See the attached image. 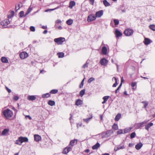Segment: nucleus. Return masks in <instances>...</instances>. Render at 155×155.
<instances>
[{"label":"nucleus","mask_w":155,"mask_h":155,"mask_svg":"<svg viewBox=\"0 0 155 155\" xmlns=\"http://www.w3.org/2000/svg\"><path fill=\"white\" fill-rule=\"evenodd\" d=\"M3 113L5 117L7 119L11 118L13 114L12 111L8 109L4 110L3 111Z\"/></svg>","instance_id":"f257e3e1"},{"label":"nucleus","mask_w":155,"mask_h":155,"mask_svg":"<svg viewBox=\"0 0 155 155\" xmlns=\"http://www.w3.org/2000/svg\"><path fill=\"white\" fill-rule=\"evenodd\" d=\"M65 41V38H64L60 37L54 39V41L57 43L58 45H61L63 42Z\"/></svg>","instance_id":"f03ea898"},{"label":"nucleus","mask_w":155,"mask_h":155,"mask_svg":"<svg viewBox=\"0 0 155 155\" xmlns=\"http://www.w3.org/2000/svg\"><path fill=\"white\" fill-rule=\"evenodd\" d=\"M133 30L131 29H126L124 31V34L127 36H130L132 35L133 33Z\"/></svg>","instance_id":"7ed1b4c3"},{"label":"nucleus","mask_w":155,"mask_h":155,"mask_svg":"<svg viewBox=\"0 0 155 155\" xmlns=\"http://www.w3.org/2000/svg\"><path fill=\"white\" fill-rule=\"evenodd\" d=\"M149 120H144V121L139 123H137L135 124V127L137 129L141 127L144 124H146Z\"/></svg>","instance_id":"20e7f679"},{"label":"nucleus","mask_w":155,"mask_h":155,"mask_svg":"<svg viewBox=\"0 0 155 155\" xmlns=\"http://www.w3.org/2000/svg\"><path fill=\"white\" fill-rule=\"evenodd\" d=\"M96 17L94 15H89L88 17L87 21L88 22L94 20L96 19Z\"/></svg>","instance_id":"39448f33"},{"label":"nucleus","mask_w":155,"mask_h":155,"mask_svg":"<svg viewBox=\"0 0 155 155\" xmlns=\"http://www.w3.org/2000/svg\"><path fill=\"white\" fill-rule=\"evenodd\" d=\"M28 56V54L25 52H23L20 54V57L21 59H24L27 58Z\"/></svg>","instance_id":"423d86ee"},{"label":"nucleus","mask_w":155,"mask_h":155,"mask_svg":"<svg viewBox=\"0 0 155 155\" xmlns=\"http://www.w3.org/2000/svg\"><path fill=\"white\" fill-rule=\"evenodd\" d=\"M72 147L70 146H68L64 149L63 153L64 154H66L70 151Z\"/></svg>","instance_id":"0eeeda50"},{"label":"nucleus","mask_w":155,"mask_h":155,"mask_svg":"<svg viewBox=\"0 0 155 155\" xmlns=\"http://www.w3.org/2000/svg\"><path fill=\"white\" fill-rule=\"evenodd\" d=\"M103 14V10H100L97 12L95 14L96 17H101L102 16Z\"/></svg>","instance_id":"6e6552de"},{"label":"nucleus","mask_w":155,"mask_h":155,"mask_svg":"<svg viewBox=\"0 0 155 155\" xmlns=\"http://www.w3.org/2000/svg\"><path fill=\"white\" fill-rule=\"evenodd\" d=\"M108 62V61L105 58H103L100 61L101 64L104 66L106 65Z\"/></svg>","instance_id":"1a4fd4ad"},{"label":"nucleus","mask_w":155,"mask_h":155,"mask_svg":"<svg viewBox=\"0 0 155 155\" xmlns=\"http://www.w3.org/2000/svg\"><path fill=\"white\" fill-rule=\"evenodd\" d=\"M9 23V21L8 19H5L1 22V24L3 26H6Z\"/></svg>","instance_id":"9d476101"},{"label":"nucleus","mask_w":155,"mask_h":155,"mask_svg":"<svg viewBox=\"0 0 155 155\" xmlns=\"http://www.w3.org/2000/svg\"><path fill=\"white\" fill-rule=\"evenodd\" d=\"M34 140L37 141L38 142L41 140V137L37 134H35L34 135Z\"/></svg>","instance_id":"9b49d317"},{"label":"nucleus","mask_w":155,"mask_h":155,"mask_svg":"<svg viewBox=\"0 0 155 155\" xmlns=\"http://www.w3.org/2000/svg\"><path fill=\"white\" fill-rule=\"evenodd\" d=\"M151 42H152V41L149 38H145L144 43L145 45H147Z\"/></svg>","instance_id":"f8f14e48"},{"label":"nucleus","mask_w":155,"mask_h":155,"mask_svg":"<svg viewBox=\"0 0 155 155\" xmlns=\"http://www.w3.org/2000/svg\"><path fill=\"white\" fill-rule=\"evenodd\" d=\"M83 104V101L80 99H78L75 102V105L76 106L81 105Z\"/></svg>","instance_id":"ddd939ff"},{"label":"nucleus","mask_w":155,"mask_h":155,"mask_svg":"<svg viewBox=\"0 0 155 155\" xmlns=\"http://www.w3.org/2000/svg\"><path fill=\"white\" fill-rule=\"evenodd\" d=\"M124 148L125 147L123 145H120L118 146L117 147H115L114 148V150L115 151H117L118 150L124 149Z\"/></svg>","instance_id":"4468645a"},{"label":"nucleus","mask_w":155,"mask_h":155,"mask_svg":"<svg viewBox=\"0 0 155 155\" xmlns=\"http://www.w3.org/2000/svg\"><path fill=\"white\" fill-rule=\"evenodd\" d=\"M143 144L142 143L140 142V143L137 144L135 147L137 150H139L142 146Z\"/></svg>","instance_id":"2eb2a0df"},{"label":"nucleus","mask_w":155,"mask_h":155,"mask_svg":"<svg viewBox=\"0 0 155 155\" xmlns=\"http://www.w3.org/2000/svg\"><path fill=\"white\" fill-rule=\"evenodd\" d=\"M107 48L105 47H103L102 49L101 52L104 54H107Z\"/></svg>","instance_id":"dca6fc26"},{"label":"nucleus","mask_w":155,"mask_h":155,"mask_svg":"<svg viewBox=\"0 0 155 155\" xmlns=\"http://www.w3.org/2000/svg\"><path fill=\"white\" fill-rule=\"evenodd\" d=\"M77 142V140L76 139L71 140L70 143V145L72 147L74 145V143H76Z\"/></svg>","instance_id":"f3484780"},{"label":"nucleus","mask_w":155,"mask_h":155,"mask_svg":"<svg viewBox=\"0 0 155 155\" xmlns=\"http://www.w3.org/2000/svg\"><path fill=\"white\" fill-rule=\"evenodd\" d=\"M153 124L152 123H150L147 124L146 125L145 127V129L148 130L149 128L150 127L152 126Z\"/></svg>","instance_id":"a211bd4d"},{"label":"nucleus","mask_w":155,"mask_h":155,"mask_svg":"<svg viewBox=\"0 0 155 155\" xmlns=\"http://www.w3.org/2000/svg\"><path fill=\"white\" fill-rule=\"evenodd\" d=\"M110 131H107L106 133H102V138L107 137L109 136L108 135V134L109 133Z\"/></svg>","instance_id":"6ab92c4d"},{"label":"nucleus","mask_w":155,"mask_h":155,"mask_svg":"<svg viewBox=\"0 0 155 155\" xmlns=\"http://www.w3.org/2000/svg\"><path fill=\"white\" fill-rule=\"evenodd\" d=\"M115 34L116 37H119L122 35V34L118 30H117L115 31Z\"/></svg>","instance_id":"aec40b11"},{"label":"nucleus","mask_w":155,"mask_h":155,"mask_svg":"<svg viewBox=\"0 0 155 155\" xmlns=\"http://www.w3.org/2000/svg\"><path fill=\"white\" fill-rule=\"evenodd\" d=\"M20 138L21 139L22 143L23 142H28V139L27 137H21Z\"/></svg>","instance_id":"412c9836"},{"label":"nucleus","mask_w":155,"mask_h":155,"mask_svg":"<svg viewBox=\"0 0 155 155\" xmlns=\"http://www.w3.org/2000/svg\"><path fill=\"white\" fill-rule=\"evenodd\" d=\"M75 5V3L74 1H71L69 3V7L70 8H72V7Z\"/></svg>","instance_id":"4be33fe9"},{"label":"nucleus","mask_w":155,"mask_h":155,"mask_svg":"<svg viewBox=\"0 0 155 155\" xmlns=\"http://www.w3.org/2000/svg\"><path fill=\"white\" fill-rule=\"evenodd\" d=\"M36 98V97L33 95L29 96L27 97L28 99L30 101L35 100Z\"/></svg>","instance_id":"5701e85b"},{"label":"nucleus","mask_w":155,"mask_h":155,"mask_svg":"<svg viewBox=\"0 0 155 155\" xmlns=\"http://www.w3.org/2000/svg\"><path fill=\"white\" fill-rule=\"evenodd\" d=\"M110 97L109 96H105L103 97V99L104 100V101L102 102L103 104L105 103L107 100L109 99Z\"/></svg>","instance_id":"b1692460"},{"label":"nucleus","mask_w":155,"mask_h":155,"mask_svg":"<svg viewBox=\"0 0 155 155\" xmlns=\"http://www.w3.org/2000/svg\"><path fill=\"white\" fill-rule=\"evenodd\" d=\"M100 144L98 143H97L95 145L92 147V149L94 150L96 149L99 147Z\"/></svg>","instance_id":"393cba45"},{"label":"nucleus","mask_w":155,"mask_h":155,"mask_svg":"<svg viewBox=\"0 0 155 155\" xmlns=\"http://www.w3.org/2000/svg\"><path fill=\"white\" fill-rule=\"evenodd\" d=\"M121 116V114H117L115 117V121H118L120 118Z\"/></svg>","instance_id":"a878e982"},{"label":"nucleus","mask_w":155,"mask_h":155,"mask_svg":"<svg viewBox=\"0 0 155 155\" xmlns=\"http://www.w3.org/2000/svg\"><path fill=\"white\" fill-rule=\"evenodd\" d=\"M132 127H130L128 128H126L124 129V133H126L129 132L132 129Z\"/></svg>","instance_id":"bb28decb"},{"label":"nucleus","mask_w":155,"mask_h":155,"mask_svg":"<svg viewBox=\"0 0 155 155\" xmlns=\"http://www.w3.org/2000/svg\"><path fill=\"white\" fill-rule=\"evenodd\" d=\"M48 104L51 106H53L55 105V102L54 101L49 100L48 102Z\"/></svg>","instance_id":"cd10ccee"},{"label":"nucleus","mask_w":155,"mask_h":155,"mask_svg":"<svg viewBox=\"0 0 155 155\" xmlns=\"http://www.w3.org/2000/svg\"><path fill=\"white\" fill-rule=\"evenodd\" d=\"M15 143L19 145H21L22 142L21 141V139L20 138V137H19L18 139L16 141Z\"/></svg>","instance_id":"c85d7f7f"},{"label":"nucleus","mask_w":155,"mask_h":155,"mask_svg":"<svg viewBox=\"0 0 155 155\" xmlns=\"http://www.w3.org/2000/svg\"><path fill=\"white\" fill-rule=\"evenodd\" d=\"M73 21L72 19H69L66 21V23L68 25H71L73 23Z\"/></svg>","instance_id":"c756f323"},{"label":"nucleus","mask_w":155,"mask_h":155,"mask_svg":"<svg viewBox=\"0 0 155 155\" xmlns=\"http://www.w3.org/2000/svg\"><path fill=\"white\" fill-rule=\"evenodd\" d=\"M1 61L3 63H8V59L5 57H2V58Z\"/></svg>","instance_id":"7c9ffc66"},{"label":"nucleus","mask_w":155,"mask_h":155,"mask_svg":"<svg viewBox=\"0 0 155 155\" xmlns=\"http://www.w3.org/2000/svg\"><path fill=\"white\" fill-rule=\"evenodd\" d=\"M103 2L105 6H108L110 5V4L106 0H104Z\"/></svg>","instance_id":"2f4dec72"},{"label":"nucleus","mask_w":155,"mask_h":155,"mask_svg":"<svg viewBox=\"0 0 155 155\" xmlns=\"http://www.w3.org/2000/svg\"><path fill=\"white\" fill-rule=\"evenodd\" d=\"M57 55L59 58H61L64 56V54L63 52H59L58 53Z\"/></svg>","instance_id":"473e14b6"},{"label":"nucleus","mask_w":155,"mask_h":155,"mask_svg":"<svg viewBox=\"0 0 155 155\" xmlns=\"http://www.w3.org/2000/svg\"><path fill=\"white\" fill-rule=\"evenodd\" d=\"M142 103L144 104L143 107L146 108V107L148 105V102L147 101H143L142 102Z\"/></svg>","instance_id":"72a5a7b5"},{"label":"nucleus","mask_w":155,"mask_h":155,"mask_svg":"<svg viewBox=\"0 0 155 155\" xmlns=\"http://www.w3.org/2000/svg\"><path fill=\"white\" fill-rule=\"evenodd\" d=\"M24 12L23 11H21L19 13V15L21 18L25 17V15H24Z\"/></svg>","instance_id":"f704fd0d"},{"label":"nucleus","mask_w":155,"mask_h":155,"mask_svg":"<svg viewBox=\"0 0 155 155\" xmlns=\"http://www.w3.org/2000/svg\"><path fill=\"white\" fill-rule=\"evenodd\" d=\"M149 28L152 30L155 31V25H150L149 26Z\"/></svg>","instance_id":"c9c22d12"},{"label":"nucleus","mask_w":155,"mask_h":155,"mask_svg":"<svg viewBox=\"0 0 155 155\" xmlns=\"http://www.w3.org/2000/svg\"><path fill=\"white\" fill-rule=\"evenodd\" d=\"M85 92V90L83 89L80 91V95L81 97H82L84 94Z\"/></svg>","instance_id":"e433bc0d"},{"label":"nucleus","mask_w":155,"mask_h":155,"mask_svg":"<svg viewBox=\"0 0 155 155\" xmlns=\"http://www.w3.org/2000/svg\"><path fill=\"white\" fill-rule=\"evenodd\" d=\"M50 96V94H49L48 93H47L45 94H43L42 96V97L43 98H45L48 97Z\"/></svg>","instance_id":"4c0bfd02"},{"label":"nucleus","mask_w":155,"mask_h":155,"mask_svg":"<svg viewBox=\"0 0 155 155\" xmlns=\"http://www.w3.org/2000/svg\"><path fill=\"white\" fill-rule=\"evenodd\" d=\"M58 92V90H53L51 91L50 93L52 94H55L57 93Z\"/></svg>","instance_id":"58836bf2"},{"label":"nucleus","mask_w":155,"mask_h":155,"mask_svg":"<svg viewBox=\"0 0 155 155\" xmlns=\"http://www.w3.org/2000/svg\"><path fill=\"white\" fill-rule=\"evenodd\" d=\"M94 80V78L91 77L88 79L87 82L88 83H90Z\"/></svg>","instance_id":"ea45409f"},{"label":"nucleus","mask_w":155,"mask_h":155,"mask_svg":"<svg viewBox=\"0 0 155 155\" xmlns=\"http://www.w3.org/2000/svg\"><path fill=\"white\" fill-rule=\"evenodd\" d=\"M8 130L7 129H5L2 132V134L5 135L8 132Z\"/></svg>","instance_id":"a19ab883"},{"label":"nucleus","mask_w":155,"mask_h":155,"mask_svg":"<svg viewBox=\"0 0 155 155\" xmlns=\"http://www.w3.org/2000/svg\"><path fill=\"white\" fill-rule=\"evenodd\" d=\"M113 79H114V80H115V83L114 84H113V87H116V86L117 85V78L115 77H114L113 78Z\"/></svg>","instance_id":"79ce46f5"},{"label":"nucleus","mask_w":155,"mask_h":155,"mask_svg":"<svg viewBox=\"0 0 155 155\" xmlns=\"http://www.w3.org/2000/svg\"><path fill=\"white\" fill-rule=\"evenodd\" d=\"M136 136V133L135 132L132 133L130 135V137L131 139L134 138Z\"/></svg>","instance_id":"37998d69"},{"label":"nucleus","mask_w":155,"mask_h":155,"mask_svg":"<svg viewBox=\"0 0 155 155\" xmlns=\"http://www.w3.org/2000/svg\"><path fill=\"white\" fill-rule=\"evenodd\" d=\"M112 128L115 130H117L118 128L117 125V124H114L112 126Z\"/></svg>","instance_id":"c03bdc74"},{"label":"nucleus","mask_w":155,"mask_h":155,"mask_svg":"<svg viewBox=\"0 0 155 155\" xmlns=\"http://www.w3.org/2000/svg\"><path fill=\"white\" fill-rule=\"evenodd\" d=\"M13 99L14 100L17 101L19 99V97L15 95L13 97Z\"/></svg>","instance_id":"a18cd8bd"},{"label":"nucleus","mask_w":155,"mask_h":155,"mask_svg":"<svg viewBox=\"0 0 155 155\" xmlns=\"http://www.w3.org/2000/svg\"><path fill=\"white\" fill-rule=\"evenodd\" d=\"M88 63L87 62V61L86 62L83 66L82 67V68H85L88 67Z\"/></svg>","instance_id":"49530a36"},{"label":"nucleus","mask_w":155,"mask_h":155,"mask_svg":"<svg viewBox=\"0 0 155 155\" xmlns=\"http://www.w3.org/2000/svg\"><path fill=\"white\" fill-rule=\"evenodd\" d=\"M115 25H117L119 24V21L118 19H115L114 20Z\"/></svg>","instance_id":"de8ad7c7"},{"label":"nucleus","mask_w":155,"mask_h":155,"mask_svg":"<svg viewBox=\"0 0 155 155\" xmlns=\"http://www.w3.org/2000/svg\"><path fill=\"white\" fill-rule=\"evenodd\" d=\"M59 8V7H58L54 9H46L45 10V12H48V11H53L54 10H55L56 9H57V8Z\"/></svg>","instance_id":"09e8293b"},{"label":"nucleus","mask_w":155,"mask_h":155,"mask_svg":"<svg viewBox=\"0 0 155 155\" xmlns=\"http://www.w3.org/2000/svg\"><path fill=\"white\" fill-rule=\"evenodd\" d=\"M85 79V78H84L83 80L82 81L81 83V84H80V85H79V87L80 88H81L82 87L83 85H84V80Z\"/></svg>","instance_id":"8fccbe9b"},{"label":"nucleus","mask_w":155,"mask_h":155,"mask_svg":"<svg viewBox=\"0 0 155 155\" xmlns=\"http://www.w3.org/2000/svg\"><path fill=\"white\" fill-rule=\"evenodd\" d=\"M30 30L32 31H35V27L32 26H31L30 27Z\"/></svg>","instance_id":"3c124183"},{"label":"nucleus","mask_w":155,"mask_h":155,"mask_svg":"<svg viewBox=\"0 0 155 155\" xmlns=\"http://www.w3.org/2000/svg\"><path fill=\"white\" fill-rule=\"evenodd\" d=\"M117 133L118 134H121L124 133L123 131V130H119L117 131Z\"/></svg>","instance_id":"603ef678"},{"label":"nucleus","mask_w":155,"mask_h":155,"mask_svg":"<svg viewBox=\"0 0 155 155\" xmlns=\"http://www.w3.org/2000/svg\"><path fill=\"white\" fill-rule=\"evenodd\" d=\"M94 0H90L89 2L90 4L92 5H94Z\"/></svg>","instance_id":"864d4df0"},{"label":"nucleus","mask_w":155,"mask_h":155,"mask_svg":"<svg viewBox=\"0 0 155 155\" xmlns=\"http://www.w3.org/2000/svg\"><path fill=\"white\" fill-rule=\"evenodd\" d=\"M136 85V82H132L131 83V86L133 87H134Z\"/></svg>","instance_id":"5fc2aeb1"},{"label":"nucleus","mask_w":155,"mask_h":155,"mask_svg":"<svg viewBox=\"0 0 155 155\" xmlns=\"http://www.w3.org/2000/svg\"><path fill=\"white\" fill-rule=\"evenodd\" d=\"M5 88H6V90L8 92V93H10L11 92V90L10 89H9L7 87H6Z\"/></svg>","instance_id":"6e6d98bb"},{"label":"nucleus","mask_w":155,"mask_h":155,"mask_svg":"<svg viewBox=\"0 0 155 155\" xmlns=\"http://www.w3.org/2000/svg\"><path fill=\"white\" fill-rule=\"evenodd\" d=\"M61 21L60 19H58L55 21V22L56 23H61Z\"/></svg>","instance_id":"4d7b16f0"},{"label":"nucleus","mask_w":155,"mask_h":155,"mask_svg":"<svg viewBox=\"0 0 155 155\" xmlns=\"http://www.w3.org/2000/svg\"><path fill=\"white\" fill-rule=\"evenodd\" d=\"M134 143H130L129 144V146L130 147H132L134 146Z\"/></svg>","instance_id":"13d9d810"},{"label":"nucleus","mask_w":155,"mask_h":155,"mask_svg":"<svg viewBox=\"0 0 155 155\" xmlns=\"http://www.w3.org/2000/svg\"><path fill=\"white\" fill-rule=\"evenodd\" d=\"M32 10V8L30 7L28 8L27 11L29 13Z\"/></svg>","instance_id":"bf43d9fd"},{"label":"nucleus","mask_w":155,"mask_h":155,"mask_svg":"<svg viewBox=\"0 0 155 155\" xmlns=\"http://www.w3.org/2000/svg\"><path fill=\"white\" fill-rule=\"evenodd\" d=\"M82 124L81 123H78L77 124V127L78 128L80 127L81 126Z\"/></svg>","instance_id":"052dcab7"},{"label":"nucleus","mask_w":155,"mask_h":155,"mask_svg":"<svg viewBox=\"0 0 155 155\" xmlns=\"http://www.w3.org/2000/svg\"><path fill=\"white\" fill-rule=\"evenodd\" d=\"M91 118H87V119H86L85 120H84L86 121V122H87L90 119H91Z\"/></svg>","instance_id":"680f3d73"},{"label":"nucleus","mask_w":155,"mask_h":155,"mask_svg":"<svg viewBox=\"0 0 155 155\" xmlns=\"http://www.w3.org/2000/svg\"><path fill=\"white\" fill-rule=\"evenodd\" d=\"M122 86V83H120V84L119 86V87H118L117 88V90H119L121 88V87Z\"/></svg>","instance_id":"e2e57ef3"},{"label":"nucleus","mask_w":155,"mask_h":155,"mask_svg":"<svg viewBox=\"0 0 155 155\" xmlns=\"http://www.w3.org/2000/svg\"><path fill=\"white\" fill-rule=\"evenodd\" d=\"M41 28L43 29H46L47 28V27L46 26H43Z\"/></svg>","instance_id":"0e129e2a"},{"label":"nucleus","mask_w":155,"mask_h":155,"mask_svg":"<svg viewBox=\"0 0 155 155\" xmlns=\"http://www.w3.org/2000/svg\"><path fill=\"white\" fill-rule=\"evenodd\" d=\"M48 31L47 30H45L43 32V33L44 34H46L47 33Z\"/></svg>","instance_id":"69168bd1"},{"label":"nucleus","mask_w":155,"mask_h":155,"mask_svg":"<svg viewBox=\"0 0 155 155\" xmlns=\"http://www.w3.org/2000/svg\"><path fill=\"white\" fill-rule=\"evenodd\" d=\"M29 13L27 11L25 14V17Z\"/></svg>","instance_id":"338daca9"},{"label":"nucleus","mask_w":155,"mask_h":155,"mask_svg":"<svg viewBox=\"0 0 155 155\" xmlns=\"http://www.w3.org/2000/svg\"><path fill=\"white\" fill-rule=\"evenodd\" d=\"M58 28L59 29H61L62 28V27L61 26H59L58 27Z\"/></svg>","instance_id":"774afa93"}]
</instances>
